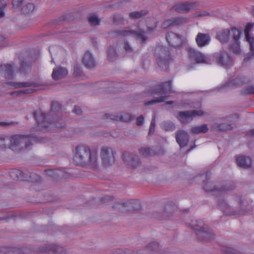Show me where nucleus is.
Wrapping results in <instances>:
<instances>
[{
  "mask_svg": "<svg viewBox=\"0 0 254 254\" xmlns=\"http://www.w3.org/2000/svg\"><path fill=\"white\" fill-rule=\"evenodd\" d=\"M74 162L78 165H88L92 168L97 166V152L91 151L88 146L84 145L77 146L73 157Z\"/></svg>",
  "mask_w": 254,
  "mask_h": 254,
  "instance_id": "f257e3e1",
  "label": "nucleus"
},
{
  "mask_svg": "<svg viewBox=\"0 0 254 254\" xmlns=\"http://www.w3.org/2000/svg\"><path fill=\"white\" fill-rule=\"evenodd\" d=\"M241 35V32L236 28H225L217 32L216 38L221 43H227L230 41L231 48L233 53L240 54L241 52L239 42Z\"/></svg>",
  "mask_w": 254,
  "mask_h": 254,
  "instance_id": "f03ea898",
  "label": "nucleus"
},
{
  "mask_svg": "<svg viewBox=\"0 0 254 254\" xmlns=\"http://www.w3.org/2000/svg\"><path fill=\"white\" fill-rule=\"evenodd\" d=\"M35 141V138L29 135L15 134L11 136L10 139V148L12 149H29L33 142Z\"/></svg>",
  "mask_w": 254,
  "mask_h": 254,
  "instance_id": "7ed1b4c3",
  "label": "nucleus"
},
{
  "mask_svg": "<svg viewBox=\"0 0 254 254\" xmlns=\"http://www.w3.org/2000/svg\"><path fill=\"white\" fill-rule=\"evenodd\" d=\"M34 116L40 129H44L50 127H62L61 124L57 121L53 123H49V120L51 118V115L46 116L40 111L36 112Z\"/></svg>",
  "mask_w": 254,
  "mask_h": 254,
  "instance_id": "20e7f679",
  "label": "nucleus"
},
{
  "mask_svg": "<svg viewBox=\"0 0 254 254\" xmlns=\"http://www.w3.org/2000/svg\"><path fill=\"white\" fill-rule=\"evenodd\" d=\"M172 83L171 81H167L162 85L159 86V94L161 97L156 98L155 100H151L145 103L146 105H150L154 103L162 102L165 101V97L169 96V92L171 91Z\"/></svg>",
  "mask_w": 254,
  "mask_h": 254,
  "instance_id": "39448f33",
  "label": "nucleus"
},
{
  "mask_svg": "<svg viewBox=\"0 0 254 254\" xmlns=\"http://www.w3.org/2000/svg\"><path fill=\"white\" fill-rule=\"evenodd\" d=\"M155 56L158 65L161 67L168 64L170 60V52L166 47L160 46L155 49Z\"/></svg>",
  "mask_w": 254,
  "mask_h": 254,
  "instance_id": "423d86ee",
  "label": "nucleus"
},
{
  "mask_svg": "<svg viewBox=\"0 0 254 254\" xmlns=\"http://www.w3.org/2000/svg\"><path fill=\"white\" fill-rule=\"evenodd\" d=\"M250 81V76L246 72H243L238 73L234 76L230 80L227 86L232 88L240 87L244 84L249 83Z\"/></svg>",
  "mask_w": 254,
  "mask_h": 254,
  "instance_id": "0eeeda50",
  "label": "nucleus"
},
{
  "mask_svg": "<svg viewBox=\"0 0 254 254\" xmlns=\"http://www.w3.org/2000/svg\"><path fill=\"white\" fill-rule=\"evenodd\" d=\"M215 59L220 65L226 69L230 68L234 64L232 58L224 51H221L216 54Z\"/></svg>",
  "mask_w": 254,
  "mask_h": 254,
  "instance_id": "6e6552de",
  "label": "nucleus"
},
{
  "mask_svg": "<svg viewBox=\"0 0 254 254\" xmlns=\"http://www.w3.org/2000/svg\"><path fill=\"white\" fill-rule=\"evenodd\" d=\"M139 31H134L132 30H125L119 32L120 35L122 37H134L137 40L141 42L146 40V37L144 35V30H143V23H140L138 25Z\"/></svg>",
  "mask_w": 254,
  "mask_h": 254,
  "instance_id": "1a4fd4ad",
  "label": "nucleus"
},
{
  "mask_svg": "<svg viewBox=\"0 0 254 254\" xmlns=\"http://www.w3.org/2000/svg\"><path fill=\"white\" fill-rule=\"evenodd\" d=\"M203 112L201 110H193L192 111H186L181 112L179 115L178 119L183 124H187L191 122L193 117L201 116Z\"/></svg>",
  "mask_w": 254,
  "mask_h": 254,
  "instance_id": "9d476101",
  "label": "nucleus"
},
{
  "mask_svg": "<svg viewBox=\"0 0 254 254\" xmlns=\"http://www.w3.org/2000/svg\"><path fill=\"white\" fill-rule=\"evenodd\" d=\"M102 164L107 167L114 162V155L113 150L108 147H104L101 152Z\"/></svg>",
  "mask_w": 254,
  "mask_h": 254,
  "instance_id": "9b49d317",
  "label": "nucleus"
},
{
  "mask_svg": "<svg viewBox=\"0 0 254 254\" xmlns=\"http://www.w3.org/2000/svg\"><path fill=\"white\" fill-rule=\"evenodd\" d=\"M187 51L190 59L196 63H205L207 58L202 53L191 47L187 48Z\"/></svg>",
  "mask_w": 254,
  "mask_h": 254,
  "instance_id": "f8f14e48",
  "label": "nucleus"
},
{
  "mask_svg": "<svg viewBox=\"0 0 254 254\" xmlns=\"http://www.w3.org/2000/svg\"><path fill=\"white\" fill-rule=\"evenodd\" d=\"M166 39L168 43L173 47H178L181 46L183 42V37L173 32L168 33Z\"/></svg>",
  "mask_w": 254,
  "mask_h": 254,
  "instance_id": "ddd939ff",
  "label": "nucleus"
},
{
  "mask_svg": "<svg viewBox=\"0 0 254 254\" xmlns=\"http://www.w3.org/2000/svg\"><path fill=\"white\" fill-rule=\"evenodd\" d=\"M176 139L180 147H183L186 146L188 143L189 135L186 131L180 130L176 133Z\"/></svg>",
  "mask_w": 254,
  "mask_h": 254,
  "instance_id": "4468645a",
  "label": "nucleus"
},
{
  "mask_svg": "<svg viewBox=\"0 0 254 254\" xmlns=\"http://www.w3.org/2000/svg\"><path fill=\"white\" fill-rule=\"evenodd\" d=\"M172 8L178 13H185L189 12L192 8V5L188 2H178Z\"/></svg>",
  "mask_w": 254,
  "mask_h": 254,
  "instance_id": "2eb2a0df",
  "label": "nucleus"
},
{
  "mask_svg": "<svg viewBox=\"0 0 254 254\" xmlns=\"http://www.w3.org/2000/svg\"><path fill=\"white\" fill-rule=\"evenodd\" d=\"M195 41L199 47H203L208 45L210 41V37L208 34L198 33Z\"/></svg>",
  "mask_w": 254,
  "mask_h": 254,
  "instance_id": "dca6fc26",
  "label": "nucleus"
},
{
  "mask_svg": "<svg viewBox=\"0 0 254 254\" xmlns=\"http://www.w3.org/2000/svg\"><path fill=\"white\" fill-rule=\"evenodd\" d=\"M82 62L84 65L88 68H92L96 65L95 61L91 53L87 51L85 53Z\"/></svg>",
  "mask_w": 254,
  "mask_h": 254,
  "instance_id": "f3484780",
  "label": "nucleus"
},
{
  "mask_svg": "<svg viewBox=\"0 0 254 254\" xmlns=\"http://www.w3.org/2000/svg\"><path fill=\"white\" fill-rule=\"evenodd\" d=\"M0 71L1 75L6 79H11L13 77V67L10 64L1 65L0 67Z\"/></svg>",
  "mask_w": 254,
  "mask_h": 254,
  "instance_id": "a211bd4d",
  "label": "nucleus"
},
{
  "mask_svg": "<svg viewBox=\"0 0 254 254\" xmlns=\"http://www.w3.org/2000/svg\"><path fill=\"white\" fill-rule=\"evenodd\" d=\"M67 74V70L66 68L58 67L53 69L52 76L54 80H58L64 78Z\"/></svg>",
  "mask_w": 254,
  "mask_h": 254,
  "instance_id": "6ab92c4d",
  "label": "nucleus"
},
{
  "mask_svg": "<svg viewBox=\"0 0 254 254\" xmlns=\"http://www.w3.org/2000/svg\"><path fill=\"white\" fill-rule=\"evenodd\" d=\"M11 88H18L26 87L33 86L38 88L39 89H42V88L40 87V85L32 82H12L9 84Z\"/></svg>",
  "mask_w": 254,
  "mask_h": 254,
  "instance_id": "aec40b11",
  "label": "nucleus"
},
{
  "mask_svg": "<svg viewBox=\"0 0 254 254\" xmlns=\"http://www.w3.org/2000/svg\"><path fill=\"white\" fill-rule=\"evenodd\" d=\"M46 251L49 254L54 253V254H66L64 249L60 246L57 245H49L46 247Z\"/></svg>",
  "mask_w": 254,
  "mask_h": 254,
  "instance_id": "412c9836",
  "label": "nucleus"
},
{
  "mask_svg": "<svg viewBox=\"0 0 254 254\" xmlns=\"http://www.w3.org/2000/svg\"><path fill=\"white\" fill-rule=\"evenodd\" d=\"M237 164L243 168H248L251 165V159L246 156H239L237 158Z\"/></svg>",
  "mask_w": 254,
  "mask_h": 254,
  "instance_id": "4be33fe9",
  "label": "nucleus"
},
{
  "mask_svg": "<svg viewBox=\"0 0 254 254\" xmlns=\"http://www.w3.org/2000/svg\"><path fill=\"white\" fill-rule=\"evenodd\" d=\"M146 250L149 254H157L159 250V245L158 243L153 242L147 245Z\"/></svg>",
  "mask_w": 254,
  "mask_h": 254,
  "instance_id": "5701e85b",
  "label": "nucleus"
},
{
  "mask_svg": "<svg viewBox=\"0 0 254 254\" xmlns=\"http://www.w3.org/2000/svg\"><path fill=\"white\" fill-rule=\"evenodd\" d=\"M203 226L204 224L203 222L200 221L197 222L196 224H191V227L197 232V233L201 234L203 236H205L207 235V233L204 231Z\"/></svg>",
  "mask_w": 254,
  "mask_h": 254,
  "instance_id": "b1692460",
  "label": "nucleus"
},
{
  "mask_svg": "<svg viewBox=\"0 0 254 254\" xmlns=\"http://www.w3.org/2000/svg\"><path fill=\"white\" fill-rule=\"evenodd\" d=\"M208 128L206 124L195 126L191 128V132L194 134L204 133L208 131Z\"/></svg>",
  "mask_w": 254,
  "mask_h": 254,
  "instance_id": "393cba45",
  "label": "nucleus"
},
{
  "mask_svg": "<svg viewBox=\"0 0 254 254\" xmlns=\"http://www.w3.org/2000/svg\"><path fill=\"white\" fill-rule=\"evenodd\" d=\"M246 40L249 42L251 52L249 54L245 57V60H248L253 58L254 56V38L252 37Z\"/></svg>",
  "mask_w": 254,
  "mask_h": 254,
  "instance_id": "a878e982",
  "label": "nucleus"
},
{
  "mask_svg": "<svg viewBox=\"0 0 254 254\" xmlns=\"http://www.w3.org/2000/svg\"><path fill=\"white\" fill-rule=\"evenodd\" d=\"M112 119L116 121H120L122 122H128L131 119L130 115L127 113H124L120 114L119 116H114Z\"/></svg>",
  "mask_w": 254,
  "mask_h": 254,
  "instance_id": "bb28decb",
  "label": "nucleus"
},
{
  "mask_svg": "<svg viewBox=\"0 0 254 254\" xmlns=\"http://www.w3.org/2000/svg\"><path fill=\"white\" fill-rule=\"evenodd\" d=\"M10 174L11 177L14 180H23V173L20 170L13 169L12 171H11Z\"/></svg>",
  "mask_w": 254,
  "mask_h": 254,
  "instance_id": "cd10ccee",
  "label": "nucleus"
},
{
  "mask_svg": "<svg viewBox=\"0 0 254 254\" xmlns=\"http://www.w3.org/2000/svg\"><path fill=\"white\" fill-rule=\"evenodd\" d=\"M173 26H179L188 22L189 19L188 18L183 17H176L172 18Z\"/></svg>",
  "mask_w": 254,
  "mask_h": 254,
  "instance_id": "c85d7f7f",
  "label": "nucleus"
},
{
  "mask_svg": "<svg viewBox=\"0 0 254 254\" xmlns=\"http://www.w3.org/2000/svg\"><path fill=\"white\" fill-rule=\"evenodd\" d=\"M34 8V4L32 3H29L22 7V12L23 14H28L32 12Z\"/></svg>",
  "mask_w": 254,
  "mask_h": 254,
  "instance_id": "c756f323",
  "label": "nucleus"
},
{
  "mask_svg": "<svg viewBox=\"0 0 254 254\" xmlns=\"http://www.w3.org/2000/svg\"><path fill=\"white\" fill-rule=\"evenodd\" d=\"M88 21L91 25L96 26L99 24L100 19L97 15L91 14L88 17Z\"/></svg>",
  "mask_w": 254,
  "mask_h": 254,
  "instance_id": "7c9ffc66",
  "label": "nucleus"
},
{
  "mask_svg": "<svg viewBox=\"0 0 254 254\" xmlns=\"http://www.w3.org/2000/svg\"><path fill=\"white\" fill-rule=\"evenodd\" d=\"M162 127L166 131H172L175 129V125L171 122H166L162 124Z\"/></svg>",
  "mask_w": 254,
  "mask_h": 254,
  "instance_id": "2f4dec72",
  "label": "nucleus"
},
{
  "mask_svg": "<svg viewBox=\"0 0 254 254\" xmlns=\"http://www.w3.org/2000/svg\"><path fill=\"white\" fill-rule=\"evenodd\" d=\"M146 12L143 11H134L129 13V16L132 19L139 18L143 15L146 14Z\"/></svg>",
  "mask_w": 254,
  "mask_h": 254,
  "instance_id": "473e14b6",
  "label": "nucleus"
},
{
  "mask_svg": "<svg viewBox=\"0 0 254 254\" xmlns=\"http://www.w3.org/2000/svg\"><path fill=\"white\" fill-rule=\"evenodd\" d=\"M139 151L140 154L144 157H147L152 154L151 150L148 147H142L139 149Z\"/></svg>",
  "mask_w": 254,
  "mask_h": 254,
  "instance_id": "72a5a7b5",
  "label": "nucleus"
},
{
  "mask_svg": "<svg viewBox=\"0 0 254 254\" xmlns=\"http://www.w3.org/2000/svg\"><path fill=\"white\" fill-rule=\"evenodd\" d=\"M8 1L9 0H0V18L4 16V12L3 9Z\"/></svg>",
  "mask_w": 254,
  "mask_h": 254,
  "instance_id": "f704fd0d",
  "label": "nucleus"
},
{
  "mask_svg": "<svg viewBox=\"0 0 254 254\" xmlns=\"http://www.w3.org/2000/svg\"><path fill=\"white\" fill-rule=\"evenodd\" d=\"M253 23H249L246 25L245 30V34L246 39L252 37L250 35V32L252 28L253 27Z\"/></svg>",
  "mask_w": 254,
  "mask_h": 254,
  "instance_id": "c9c22d12",
  "label": "nucleus"
},
{
  "mask_svg": "<svg viewBox=\"0 0 254 254\" xmlns=\"http://www.w3.org/2000/svg\"><path fill=\"white\" fill-rule=\"evenodd\" d=\"M162 26L164 29L174 27L172 18L165 20L163 23Z\"/></svg>",
  "mask_w": 254,
  "mask_h": 254,
  "instance_id": "e433bc0d",
  "label": "nucleus"
},
{
  "mask_svg": "<svg viewBox=\"0 0 254 254\" xmlns=\"http://www.w3.org/2000/svg\"><path fill=\"white\" fill-rule=\"evenodd\" d=\"M35 90H36V89H32V88L26 89H23V90H20L19 91H17V92H13V93H12V94L14 95L15 94H29V93H32V92H34Z\"/></svg>",
  "mask_w": 254,
  "mask_h": 254,
  "instance_id": "4c0bfd02",
  "label": "nucleus"
},
{
  "mask_svg": "<svg viewBox=\"0 0 254 254\" xmlns=\"http://www.w3.org/2000/svg\"><path fill=\"white\" fill-rule=\"evenodd\" d=\"M155 119H154V118H153L152 119L151 124H150L149 134H151L154 132V129H155Z\"/></svg>",
  "mask_w": 254,
  "mask_h": 254,
  "instance_id": "58836bf2",
  "label": "nucleus"
},
{
  "mask_svg": "<svg viewBox=\"0 0 254 254\" xmlns=\"http://www.w3.org/2000/svg\"><path fill=\"white\" fill-rule=\"evenodd\" d=\"M82 72L80 68L78 66H75L74 68V74L75 76L78 77L81 76Z\"/></svg>",
  "mask_w": 254,
  "mask_h": 254,
  "instance_id": "ea45409f",
  "label": "nucleus"
},
{
  "mask_svg": "<svg viewBox=\"0 0 254 254\" xmlns=\"http://www.w3.org/2000/svg\"><path fill=\"white\" fill-rule=\"evenodd\" d=\"M23 0H13L12 4L14 8L19 7Z\"/></svg>",
  "mask_w": 254,
  "mask_h": 254,
  "instance_id": "a19ab883",
  "label": "nucleus"
},
{
  "mask_svg": "<svg viewBox=\"0 0 254 254\" xmlns=\"http://www.w3.org/2000/svg\"><path fill=\"white\" fill-rule=\"evenodd\" d=\"M217 128L218 129L220 130H225L230 129L231 127L229 125H226L225 124H223L222 125L218 126Z\"/></svg>",
  "mask_w": 254,
  "mask_h": 254,
  "instance_id": "79ce46f5",
  "label": "nucleus"
},
{
  "mask_svg": "<svg viewBox=\"0 0 254 254\" xmlns=\"http://www.w3.org/2000/svg\"><path fill=\"white\" fill-rule=\"evenodd\" d=\"M108 57L109 58L111 59L112 57L114 56V55H116V53H115L114 49L113 48H111L109 49L108 51Z\"/></svg>",
  "mask_w": 254,
  "mask_h": 254,
  "instance_id": "37998d69",
  "label": "nucleus"
},
{
  "mask_svg": "<svg viewBox=\"0 0 254 254\" xmlns=\"http://www.w3.org/2000/svg\"><path fill=\"white\" fill-rule=\"evenodd\" d=\"M144 121V118L142 116H140L137 118L136 124L138 126H140L142 124Z\"/></svg>",
  "mask_w": 254,
  "mask_h": 254,
  "instance_id": "c03bdc74",
  "label": "nucleus"
},
{
  "mask_svg": "<svg viewBox=\"0 0 254 254\" xmlns=\"http://www.w3.org/2000/svg\"><path fill=\"white\" fill-rule=\"evenodd\" d=\"M156 27V23L154 21H153V26L152 27H149V26H147V30H146V32H150L151 31H152L153 29L154 28H155Z\"/></svg>",
  "mask_w": 254,
  "mask_h": 254,
  "instance_id": "a18cd8bd",
  "label": "nucleus"
},
{
  "mask_svg": "<svg viewBox=\"0 0 254 254\" xmlns=\"http://www.w3.org/2000/svg\"><path fill=\"white\" fill-rule=\"evenodd\" d=\"M246 93L248 94L254 93V87H250L246 89Z\"/></svg>",
  "mask_w": 254,
  "mask_h": 254,
  "instance_id": "49530a36",
  "label": "nucleus"
},
{
  "mask_svg": "<svg viewBox=\"0 0 254 254\" xmlns=\"http://www.w3.org/2000/svg\"><path fill=\"white\" fill-rule=\"evenodd\" d=\"M125 49L127 52H130L131 51V48L127 43L125 44Z\"/></svg>",
  "mask_w": 254,
  "mask_h": 254,
  "instance_id": "de8ad7c7",
  "label": "nucleus"
},
{
  "mask_svg": "<svg viewBox=\"0 0 254 254\" xmlns=\"http://www.w3.org/2000/svg\"><path fill=\"white\" fill-rule=\"evenodd\" d=\"M73 112L75 114L79 115L81 113L80 108L78 107H74L73 110Z\"/></svg>",
  "mask_w": 254,
  "mask_h": 254,
  "instance_id": "09e8293b",
  "label": "nucleus"
},
{
  "mask_svg": "<svg viewBox=\"0 0 254 254\" xmlns=\"http://www.w3.org/2000/svg\"><path fill=\"white\" fill-rule=\"evenodd\" d=\"M30 69V67L27 66H24L23 65H22L21 66V68H20V72H23L25 70H26L28 71Z\"/></svg>",
  "mask_w": 254,
  "mask_h": 254,
  "instance_id": "8fccbe9b",
  "label": "nucleus"
},
{
  "mask_svg": "<svg viewBox=\"0 0 254 254\" xmlns=\"http://www.w3.org/2000/svg\"><path fill=\"white\" fill-rule=\"evenodd\" d=\"M5 137L3 135L0 136V145H4Z\"/></svg>",
  "mask_w": 254,
  "mask_h": 254,
  "instance_id": "3c124183",
  "label": "nucleus"
},
{
  "mask_svg": "<svg viewBox=\"0 0 254 254\" xmlns=\"http://www.w3.org/2000/svg\"><path fill=\"white\" fill-rule=\"evenodd\" d=\"M209 14V13L206 11L202 12L199 13V16H205Z\"/></svg>",
  "mask_w": 254,
  "mask_h": 254,
  "instance_id": "603ef678",
  "label": "nucleus"
},
{
  "mask_svg": "<svg viewBox=\"0 0 254 254\" xmlns=\"http://www.w3.org/2000/svg\"><path fill=\"white\" fill-rule=\"evenodd\" d=\"M58 103L57 102L53 103L52 105V110L56 109V107L57 106Z\"/></svg>",
  "mask_w": 254,
  "mask_h": 254,
  "instance_id": "864d4df0",
  "label": "nucleus"
},
{
  "mask_svg": "<svg viewBox=\"0 0 254 254\" xmlns=\"http://www.w3.org/2000/svg\"><path fill=\"white\" fill-rule=\"evenodd\" d=\"M125 155H124V158H126V156ZM125 159L126 160V161L128 162L129 164H130L131 166H135L134 164L133 160L131 161V162H130V161L129 160H127V159L125 158Z\"/></svg>",
  "mask_w": 254,
  "mask_h": 254,
  "instance_id": "5fc2aeb1",
  "label": "nucleus"
},
{
  "mask_svg": "<svg viewBox=\"0 0 254 254\" xmlns=\"http://www.w3.org/2000/svg\"><path fill=\"white\" fill-rule=\"evenodd\" d=\"M62 172L61 171H57L56 172V174H57V176L58 177H60V176H62Z\"/></svg>",
  "mask_w": 254,
  "mask_h": 254,
  "instance_id": "6e6d98bb",
  "label": "nucleus"
},
{
  "mask_svg": "<svg viewBox=\"0 0 254 254\" xmlns=\"http://www.w3.org/2000/svg\"><path fill=\"white\" fill-rule=\"evenodd\" d=\"M10 124V123H6V122L0 123V125H1L2 126H7V125H9Z\"/></svg>",
  "mask_w": 254,
  "mask_h": 254,
  "instance_id": "4d7b16f0",
  "label": "nucleus"
},
{
  "mask_svg": "<svg viewBox=\"0 0 254 254\" xmlns=\"http://www.w3.org/2000/svg\"><path fill=\"white\" fill-rule=\"evenodd\" d=\"M250 133L251 134L254 135V128L253 129H252L251 131H250Z\"/></svg>",
  "mask_w": 254,
  "mask_h": 254,
  "instance_id": "13d9d810",
  "label": "nucleus"
},
{
  "mask_svg": "<svg viewBox=\"0 0 254 254\" xmlns=\"http://www.w3.org/2000/svg\"><path fill=\"white\" fill-rule=\"evenodd\" d=\"M2 41V38L0 37V47L2 46V45H1V41Z\"/></svg>",
  "mask_w": 254,
  "mask_h": 254,
  "instance_id": "bf43d9fd",
  "label": "nucleus"
},
{
  "mask_svg": "<svg viewBox=\"0 0 254 254\" xmlns=\"http://www.w3.org/2000/svg\"><path fill=\"white\" fill-rule=\"evenodd\" d=\"M54 173H55V171H50V174L51 175H53V174H54Z\"/></svg>",
  "mask_w": 254,
  "mask_h": 254,
  "instance_id": "052dcab7",
  "label": "nucleus"
},
{
  "mask_svg": "<svg viewBox=\"0 0 254 254\" xmlns=\"http://www.w3.org/2000/svg\"><path fill=\"white\" fill-rule=\"evenodd\" d=\"M117 19L116 18V16H114V21L115 22L117 23Z\"/></svg>",
  "mask_w": 254,
  "mask_h": 254,
  "instance_id": "680f3d73",
  "label": "nucleus"
},
{
  "mask_svg": "<svg viewBox=\"0 0 254 254\" xmlns=\"http://www.w3.org/2000/svg\"><path fill=\"white\" fill-rule=\"evenodd\" d=\"M129 158H130L131 159H133V156L132 155H129L128 154Z\"/></svg>",
  "mask_w": 254,
  "mask_h": 254,
  "instance_id": "e2e57ef3",
  "label": "nucleus"
},
{
  "mask_svg": "<svg viewBox=\"0 0 254 254\" xmlns=\"http://www.w3.org/2000/svg\"><path fill=\"white\" fill-rule=\"evenodd\" d=\"M252 14L253 15H254V7L253 8V9L252 10Z\"/></svg>",
  "mask_w": 254,
  "mask_h": 254,
  "instance_id": "0e129e2a",
  "label": "nucleus"
},
{
  "mask_svg": "<svg viewBox=\"0 0 254 254\" xmlns=\"http://www.w3.org/2000/svg\"><path fill=\"white\" fill-rule=\"evenodd\" d=\"M172 103H173L172 101H169V102H167V104H171Z\"/></svg>",
  "mask_w": 254,
  "mask_h": 254,
  "instance_id": "69168bd1",
  "label": "nucleus"
}]
</instances>
